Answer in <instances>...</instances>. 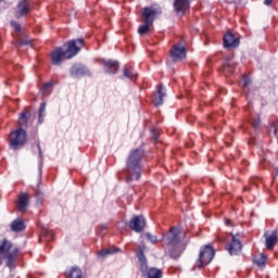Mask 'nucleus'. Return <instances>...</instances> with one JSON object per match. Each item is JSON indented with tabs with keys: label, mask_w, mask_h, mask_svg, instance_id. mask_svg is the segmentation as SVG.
Here are the masks:
<instances>
[{
	"label": "nucleus",
	"mask_w": 278,
	"mask_h": 278,
	"mask_svg": "<svg viewBox=\"0 0 278 278\" xmlns=\"http://www.w3.org/2000/svg\"><path fill=\"white\" fill-rule=\"evenodd\" d=\"M181 229L179 227H172L168 232L163 235L164 243L168 247L169 255L173 260H177L182 252L186 251L190 242V238L181 240Z\"/></svg>",
	"instance_id": "1"
},
{
	"label": "nucleus",
	"mask_w": 278,
	"mask_h": 278,
	"mask_svg": "<svg viewBox=\"0 0 278 278\" xmlns=\"http://www.w3.org/2000/svg\"><path fill=\"white\" fill-rule=\"evenodd\" d=\"M142 157H144V150L141 148L130 151L126 161V181H138L142 170Z\"/></svg>",
	"instance_id": "2"
},
{
	"label": "nucleus",
	"mask_w": 278,
	"mask_h": 278,
	"mask_svg": "<svg viewBox=\"0 0 278 278\" xmlns=\"http://www.w3.org/2000/svg\"><path fill=\"white\" fill-rule=\"evenodd\" d=\"M81 47H84V38L74 39L67 42V49L64 50L62 48H56L51 53V62L54 66H60L63 60H71V58H75L78 51H81Z\"/></svg>",
	"instance_id": "3"
},
{
	"label": "nucleus",
	"mask_w": 278,
	"mask_h": 278,
	"mask_svg": "<svg viewBox=\"0 0 278 278\" xmlns=\"http://www.w3.org/2000/svg\"><path fill=\"white\" fill-rule=\"evenodd\" d=\"M18 256V248L8 239H0V266L3 264V260H7L8 268H14L16 266V257Z\"/></svg>",
	"instance_id": "4"
},
{
	"label": "nucleus",
	"mask_w": 278,
	"mask_h": 278,
	"mask_svg": "<svg viewBox=\"0 0 278 278\" xmlns=\"http://www.w3.org/2000/svg\"><path fill=\"white\" fill-rule=\"evenodd\" d=\"M25 142H27V131H25V129H23L22 127L10 132L9 147L13 151H16V149H21V147H24Z\"/></svg>",
	"instance_id": "5"
},
{
	"label": "nucleus",
	"mask_w": 278,
	"mask_h": 278,
	"mask_svg": "<svg viewBox=\"0 0 278 278\" xmlns=\"http://www.w3.org/2000/svg\"><path fill=\"white\" fill-rule=\"evenodd\" d=\"M212 260H214V248H212V245H205L200 251L199 260L193 266V270H195V268H203V266H207Z\"/></svg>",
	"instance_id": "6"
},
{
	"label": "nucleus",
	"mask_w": 278,
	"mask_h": 278,
	"mask_svg": "<svg viewBox=\"0 0 278 278\" xmlns=\"http://www.w3.org/2000/svg\"><path fill=\"white\" fill-rule=\"evenodd\" d=\"M157 14H162V11L153 7H146L142 9L141 18L143 23H150L151 25H153V21H155Z\"/></svg>",
	"instance_id": "7"
},
{
	"label": "nucleus",
	"mask_w": 278,
	"mask_h": 278,
	"mask_svg": "<svg viewBox=\"0 0 278 278\" xmlns=\"http://www.w3.org/2000/svg\"><path fill=\"white\" fill-rule=\"evenodd\" d=\"M128 227L132 230L136 231V233H140V231H143L144 227H147V220L142 215H137L134 216L129 224Z\"/></svg>",
	"instance_id": "8"
},
{
	"label": "nucleus",
	"mask_w": 278,
	"mask_h": 278,
	"mask_svg": "<svg viewBox=\"0 0 278 278\" xmlns=\"http://www.w3.org/2000/svg\"><path fill=\"white\" fill-rule=\"evenodd\" d=\"M232 241L228 245V253L231 255H238L240 251H242V241H240V238H242V235H231Z\"/></svg>",
	"instance_id": "9"
},
{
	"label": "nucleus",
	"mask_w": 278,
	"mask_h": 278,
	"mask_svg": "<svg viewBox=\"0 0 278 278\" xmlns=\"http://www.w3.org/2000/svg\"><path fill=\"white\" fill-rule=\"evenodd\" d=\"M170 55L174 62H179L186 58V46L181 43L174 45L170 50Z\"/></svg>",
	"instance_id": "10"
},
{
	"label": "nucleus",
	"mask_w": 278,
	"mask_h": 278,
	"mask_svg": "<svg viewBox=\"0 0 278 278\" xmlns=\"http://www.w3.org/2000/svg\"><path fill=\"white\" fill-rule=\"evenodd\" d=\"M144 249H147V247L139 245L137 251V257L139 260V268L143 275H146L149 271V265L147 264V257L144 256Z\"/></svg>",
	"instance_id": "11"
},
{
	"label": "nucleus",
	"mask_w": 278,
	"mask_h": 278,
	"mask_svg": "<svg viewBox=\"0 0 278 278\" xmlns=\"http://www.w3.org/2000/svg\"><path fill=\"white\" fill-rule=\"evenodd\" d=\"M240 46V39L236 38L233 34L227 33L224 36V47L225 49H236Z\"/></svg>",
	"instance_id": "12"
},
{
	"label": "nucleus",
	"mask_w": 278,
	"mask_h": 278,
	"mask_svg": "<svg viewBox=\"0 0 278 278\" xmlns=\"http://www.w3.org/2000/svg\"><path fill=\"white\" fill-rule=\"evenodd\" d=\"M174 10L177 14H186L190 10V0H174Z\"/></svg>",
	"instance_id": "13"
},
{
	"label": "nucleus",
	"mask_w": 278,
	"mask_h": 278,
	"mask_svg": "<svg viewBox=\"0 0 278 278\" xmlns=\"http://www.w3.org/2000/svg\"><path fill=\"white\" fill-rule=\"evenodd\" d=\"M31 12V2L29 0H21L17 4V16H27Z\"/></svg>",
	"instance_id": "14"
},
{
	"label": "nucleus",
	"mask_w": 278,
	"mask_h": 278,
	"mask_svg": "<svg viewBox=\"0 0 278 278\" xmlns=\"http://www.w3.org/2000/svg\"><path fill=\"white\" fill-rule=\"evenodd\" d=\"M103 66L105 73L109 75H114L115 73H118V62L113 61V60H106L103 61Z\"/></svg>",
	"instance_id": "15"
},
{
	"label": "nucleus",
	"mask_w": 278,
	"mask_h": 278,
	"mask_svg": "<svg viewBox=\"0 0 278 278\" xmlns=\"http://www.w3.org/2000/svg\"><path fill=\"white\" fill-rule=\"evenodd\" d=\"M164 97H166V92H164V87L159 85V89L156 93H154L153 103L157 108L164 103Z\"/></svg>",
	"instance_id": "16"
},
{
	"label": "nucleus",
	"mask_w": 278,
	"mask_h": 278,
	"mask_svg": "<svg viewBox=\"0 0 278 278\" xmlns=\"http://www.w3.org/2000/svg\"><path fill=\"white\" fill-rule=\"evenodd\" d=\"M29 205V195L27 193H21L17 200V210L20 212H25Z\"/></svg>",
	"instance_id": "17"
},
{
	"label": "nucleus",
	"mask_w": 278,
	"mask_h": 278,
	"mask_svg": "<svg viewBox=\"0 0 278 278\" xmlns=\"http://www.w3.org/2000/svg\"><path fill=\"white\" fill-rule=\"evenodd\" d=\"M88 73V70L86 66L81 64H75L71 68V75L72 77H81Z\"/></svg>",
	"instance_id": "18"
},
{
	"label": "nucleus",
	"mask_w": 278,
	"mask_h": 278,
	"mask_svg": "<svg viewBox=\"0 0 278 278\" xmlns=\"http://www.w3.org/2000/svg\"><path fill=\"white\" fill-rule=\"evenodd\" d=\"M265 244L269 250L275 249V244H277V230H274L269 236L265 235Z\"/></svg>",
	"instance_id": "19"
},
{
	"label": "nucleus",
	"mask_w": 278,
	"mask_h": 278,
	"mask_svg": "<svg viewBox=\"0 0 278 278\" xmlns=\"http://www.w3.org/2000/svg\"><path fill=\"white\" fill-rule=\"evenodd\" d=\"M25 229V223L22 219H15L11 223V231H23Z\"/></svg>",
	"instance_id": "20"
},
{
	"label": "nucleus",
	"mask_w": 278,
	"mask_h": 278,
	"mask_svg": "<svg viewBox=\"0 0 278 278\" xmlns=\"http://www.w3.org/2000/svg\"><path fill=\"white\" fill-rule=\"evenodd\" d=\"M151 27H153V24H150L149 22H143L141 26L138 28L139 36H144L151 31Z\"/></svg>",
	"instance_id": "21"
},
{
	"label": "nucleus",
	"mask_w": 278,
	"mask_h": 278,
	"mask_svg": "<svg viewBox=\"0 0 278 278\" xmlns=\"http://www.w3.org/2000/svg\"><path fill=\"white\" fill-rule=\"evenodd\" d=\"M223 68H224V75H231V73H233L235 71L233 61H231V59H227Z\"/></svg>",
	"instance_id": "22"
},
{
	"label": "nucleus",
	"mask_w": 278,
	"mask_h": 278,
	"mask_svg": "<svg viewBox=\"0 0 278 278\" xmlns=\"http://www.w3.org/2000/svg\"><path fill=\"white\" fill-rule=\"evenodd\" d=\"M27 121H29V112L24 111L21 113L17 124L20 127H25L27 125Z\"/></svg>",
	"instance_id": "23"
},
{
	"label": "nucleus",
	"mask_w": 278,
	"mask_h": 278,
	"mask_svg": "<svg viewBox=\"0 0 278 278\" xmlns=\"http://www.w3.org/2000/svg\"><path fill=\"white\" fill-rule=\"evenodd\" d=\"M266 260H267L266 254H260L254 257V264H256V266H260L262 268L266 266Z\"/></svg>",
	"instance_id": "24"
},
{
	"label": "nucleus",
	"mask_w": 278,
	"mask_h": 278,
	"mask_svg": "<svg viewBox=\"0 0 278 278\" xmlns=\"http://www.w3.org/2000/svg\"><path fill=\"white\" fill-rule=\"evenodd\" d=\"M146 275L148 278H162V270L152 267L147 271Z\"/></svg>",
	"instance_id": "25"
},
{
	"label": "nucleus",
	"mask_w": 278,
	"mask_h": 278,
	"mask_svg": "<svg viewBox=\"0 0 278 278\" xmlns=\"http://www.w3.org/2000/svg\"><path fill=\"white\" fill-rule=\"evenodd\" d=\"M241 84H242L243 91L245 93H249V90L251 88V78H249L248 76H243Z\"/></svg>",
	"instance_id": "26"
},
{
	"label": "nucleus",
	"mask_w": 278,
	"mask_h": 278,
	"mask_svg": "<svg viewBox=\"0 0 278 278\" xmlns=\"http://www.w3.org/2000/svg\"><path fill=\"white\" fill-rule=\"evenodd\" d=\"M45 112H47V102H42L39 108V124H42L45 122Z\"/></svg>",
	"instance_id": "27"
},
{
	"label": "nucleus",
	"mask_w": 278,
	"mask_h": 278,
	"mask_svg": "<svg viewBox=\"0 0 278 278\" xmlns=\"http://www.w3.org/2000/svg\"><path fill=\"white\" fill-rule=\"evenodd\" d=\"M81 275H83L81 269L77 267H73L68 273L70 278H81Z\"/></svg>",
	"instance_id": "28"
},
{
	"label": "nucleus",
	"mask_w": 278,
	"mask_h": 278,
	"mask_svg": "<svg viewBox=\"0 0 278 278\" xmlns=\"http://www.w3.org/2000/svg\"><path fill=\"white\" fill-rule=\"evenodd\" d=\"M124 77H127V79H130L132 81L134 79H136L134 71H131V68L129 67H124Z\"/></svg>",
	"instance_id": "29"
},
{
	"label": "nucleus",
	"mask_w": 278,
	"mask_h": 278,
	"mask_svg": "<svg viewBox=\"0 0 278 278\" xmlns=\"http://www.w3.org/2000/svg\"><path fill=\"white\" fill-rule=\"evenodd\" d=\"M52 89H53V83L49 81L42 86L41 92H43V94H49V92H51Z\"/></svg>",
	"instance_id": "30"
},
{
	"label": "nucleus",
	"mask_w": 278,
	"mask_h": 278,
	"mask_svg": "<svg viewBox=\"0 0 278 278\" xmlns=\"http://www.w3.org/2000/svg\"><path fill=\"white\" fill-rule=\"evenodd\" d=\"M144 237L147 238V240H149V242H151V244H157L159 242L157 236H153L151 235V232H147Z\"/></svg>",
	"instance_id": "31"
},
{
	"label": "nucleus",
	"mask_w": 278,
	"mask_h": 278,
	"mask_svg": "<svg viewBox=\"0 0 278 278\" xmlns=\"http://www.w3.org/2000/svg\"><path fill=\"white\" fill-rule=\"evenodd\" d=\"M37 149L39 151V170H42V148H40V142L37 143Z\"/></svg>",
	"instance_id": "32"
},
{
	"label": "nucleus",
	"mask_w": 278,
	"mask_h": 278,
	"mask_svg": "<svg viewBox=\"0 0 278 278\" xmlns=\"http://www.w3.org/2000/svg\"><path fill=\"white\" fill-rule=\"evenodd\" d=\"M114 251L112 249H105L99 252V257H105L106 255H112Z\"/></svg>",
	"instance_id": "33"
},
{
	"label": "nucleus",
	"mask_w": 278,
	"mask_h": 278,
	"mask_svg": "<svg viewBox=\"0 0 278 278\" xmlns=\"http://www.w3.org/2000/svg\"><path fill=\"white\" fill-rule=\"evenodd\" d=\"M260 125H262V121L260 119V117H254L252 119V126L254 127V129H260Z\"/></svg>",
	"instance_id": "34"
},
{
	"label": "nucleus",
	"mask_w": 278,
	"mask_h": 278,
	"mask_svg": "<svg viewBox=\"0 0 278 278\" xmlns=\"http://www.w3.org/2000/svg\"><path fill=\"white\" fill-rule=\"evenodd\" d=\"M23 45H31V40H29V39H27V38H25V39H20L18 41H17V47H23Z\"/></svg>",
	"instance_id": "35"
},
{
	"label": "nucleus",
	"mask_w": 278,
	"mask_h": 278,
	"mask_svg": "<svg viewBox=\"0 0 278 278\" xmlns=\"http://www.w3.org/2000/svg\"><path fill=\"white\" fill-rule=\"evenodd\" d=\"M12 27H14L15 31H21V25L16 22H11Z\"/></svg>",
	"instance_id": "36"
},
{
	"label": "nucleus",
	"mask_w": 278,
	"mask_h": 278,
	"mask_svg": "<svg viewBox=\"0 0 278 278\" xmlns=\"http://www.w3.org/2000/svg\"><path fill=\"white\" fill-rule=\"evenodd\" d=\"M160 136L157 135V130H152V139L154 140V142H157Z\"/></svg>",
	"instance_id": "37"
},
{
	"label": "nucleus",
	"mask_w": 278,
	"mask_h": 278,
	"mask_svg": "<svg viewBox=\"0 0 278 278\" xmlns=\"http://www.w3.org/2000/svg\"><path fill=\"white\" fill-rule=\"evenodd\" d=\"M125 227H127V224L124 223V222H119V223L117 224V229H125Z\"/></svg>",
	"instance_id": "38"
},
{
	"label": "nucleus",
	"mask_w": 278,
	"mask_h": 278,
	"mask_svg": "<svg viewBox=\"0 0 278 278\" xmlns=\"http://www.w3.org/2000/svg\"><path fill=\"white\" fill-rule=\"evenodd\" d=\"M264 4H265V5H271V4H273V0H265V1H264Z\"/></svg>",
	"instance_id": "39"
},
{
	"label": "nucleus",
	"mask_w": 278,
	"mask_h": 278,
	"mask_svg": "<svg viewBox=\"0 0 278 278\" xmlns=\"http://www.w3.org/2000/svg\"><path fill=\"white\" fill-rule=\"evenodd\" d=\"M225 224L229 227V225H231V219H225Z\"/></svg>",
	"instance_id": "40"
},
{
	"label": "nucleus",
	"mask_w": 278,
	"mask_h": 278,
	"mask_svg": "<svg viewBox=\"0 0 278 278\" xmlns=\"http://www.w3.org/2000/svg\"><path fill=\"white\" fill-rule=\"evenodd\" d=\"M3 0H0V3H2Z\"/></svg>",
	"instance_id": "41"
}]
</instances>
